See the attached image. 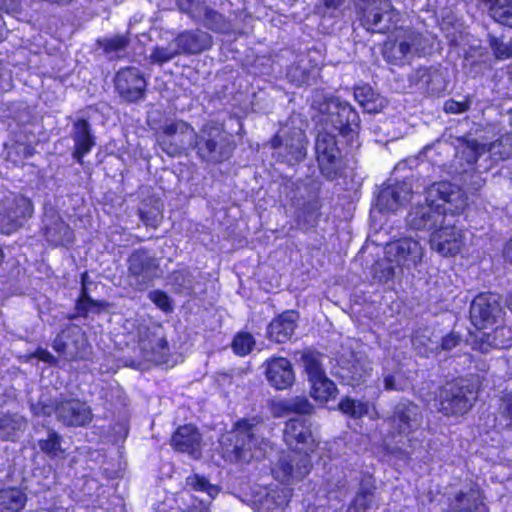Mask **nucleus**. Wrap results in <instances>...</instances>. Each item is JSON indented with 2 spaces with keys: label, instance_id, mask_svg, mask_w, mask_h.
Instances as JSON below:
<instances>
[{
  "label": "nucleus",
  "instance_id": "nucleus-1",
  "mask_svg": "<svg viewBox=\"0 0 512 512\" xmlns=\"http://www.w3.org/2000/svg\"><path fill=\"white\" fill-rule=\"evenodd\" d=\"M465 206L466 197L457 185L435 182L425 190V202L409 210L406 223L413 230L435 231L445 223L447 214H458Z\"/></svg>",
  "mask_w": 512,
  "mask_h": 512
},
{
  "label": "nucleus",
  "instance_id": "nucleus-2",
  "mask_svg": "<svg viewBox=\"0 0 512 512\" xmlns=\"http://www.w3.org/2000/svg\"><path fill=\"white\" fill-rule=\"evenodd\" d=\"M311 107L319 110L321 128L343 136L350 145L357 139L360 118L348 102L327 98L322 92L314 91Z\"/></svg>",
  "mask_w": 512,
  "mask_h": 512
},
{
  "label": "nucleus",
  "instance_id": "nucleus-3",
  "mask_svg": "<svg viewBox=\"0 0 512 512\" xmlns=\"http://www.w3.org/2000/svg\"><path fill=\"white\" fill-rule=\"evenodd\" d=\"M31 410L37 417L55 415L57 421L68 427L86 426L93 418L92 410L86 402L63 394L55 398L42 394L39 400L31 405Z\"/></svg>",
  "mask_w": 512,
  "mask_h": 512
},
{
  "label": "nucleus",
  "instance_id": "nucleus-4",
  "mask_svg": "<svg viewBox=\"0 0 512 512\" xmlns=\"http://www.w3.org/2000/svg\"><path fill=\"white\" fill-rule=\"evenodd\" d=\"M264 424L257 418L238 421L231 433V452L235 461L249 462L264 458L270 441L264 436Z\"/></svg>",
  "mask_w": 512,
  "mask_h": 512
},
{
  "label": "nucleus",
  "instance_id": "nucleus-5",
  "mask_svg": "<svg viewBox=\"0 0 512 512\" xmlns=\"http://www.w3.org/2000/svg\"><path fill=\"white\" fill-rule=\"evenodd\" d=\"M193 147L201 160L222 163L232 156L235 144L220 125L207 123L195 133Z\"/></svg>",
  "mask_w": 512,
  "mask_h": 512
},
{
  "label": "nucleus",
  "instance_id": "nucleus-6",
  "mask_svg": "<svg viewBox=\"0 0 512 512\" xmlns=\"http://www.w3.org/2000/svg\"><path fill=\"white\" fill-rule=\"evenodd\" d=\"M428 47V40L413 28H400L394 39L384 43L383 57L393 65H402L407 59L420 55Z\"/></svg>",
  "mask_w": 512,
  "mask_h": 512
},
{
  "label": "nucleus",
  "instance_id": "nucleus-7",
  "mask_svg": "<svg viewBox=\"0 0 512 512\" xmlns=\"http://www.w3.org/2000/svg\"><path fill=\"white\" fill-rule=\"evenodd\" d=\"M477 399V391L467 380L446 383L438 395V410L446 416L466 414Z\"/></svg>",
  "mask_w": 512,
  "mask_h": 512
},
{
  "label": "nucleus",
  "instance_id": "nucleus-8",
  "mask_svg": "<svg viewBox=\"0 0 512 512\" xmlns=\"http://www.w3.org/2000/svg\"><path fill=\"white\" fill-rule=\"evenodd\" d=\"M363 26L371 32L387 33L395 28L400 13L389 0H354Z\"/></svg>",
  "mask_w": 512,
  "mask_h": 512
},
{
  "label": "nucleus",
  "instance_id": "nucleus-9",
  "mask_svg": "<svg viewBox=\"0 0 512 512\" xmlns=\"http://www.w3.org/2000/svg\"><path fill=\"white\" fill-rule=\"evenodd\" d=\"M308 140L300 128H289L276 134L271 140L273 157L280 162L294 166L302 162L307 155Z\"/></svg>",
  "mask_w": 512,
  "mask_h": 512
},
{
  "label": "nucleus",
  "instance_id": "nucleus-10",
  "mask_svg": "<svg viewBox=\"0 0 512 512\" xmlns=\"http://www.w3.org/2000/svg\"><path fill=\"white\" fill-rule=\"evenodd\" d=\"M389 426L388 436L397 442H401L402 438H409L417 431L423 422V415L420 406L416 403L402 399L392 410V413L386 418Z\"/></svg>",
  "mask_w": 512,
  "mask_h": 512
},
{
  "label": "nucleus",
  "instance_id": "nucleus-11",
  "mask_svg": "<svg viewBox=\"0 0 512 512\" xmlns=\"http://www.w3.org/2000/svg\"><path fill=\"white\" fill-rule=\"evenodd\" d=\"M159 275V263L147 249L134 250L127 259V282L137 291L146 290Z\"/></svg>",
  "mask_w": 512,
  "mask_h": 512
},
{
  "label": "nucleus",
  "instance_id": "nucleus-12",
  "mask_svg": "<svg viewBox=\"0 0 512 512\" xmlns=\"http://www.w3.org/2000/svg\"><path fill=\"white\" fill-rule=\"evenodd\" d=\"M315 153L321 174L330 181L337 179L342 169V158L336 134L320 128L315 141Z\"/></svg>",
  "mask_w": 512,
  "mask_h": 512
},
{
  "label": "nucleus",
  "instance_id": "nucleus-13",
  "mask_svg": "<svg viewBox=\"0 0 512 512\" xmlns=\"http://www.w3.org/2000/svg\"><path fill=\"white\" fill-rule=\"evenodd\" d=\"M32 202L21 195L5 197L0 202V232L6 235L17 231L31 218Z\"/></svg>",
  "mask_w": 512,
  "mask_h": 512
},
{
  "label": "nucleus",
  "instance_id": "nucleus-14",
  "mask_svg": "<svg viewBox=\"0 0 512 512\" xmlns=\"http://www.w3.org/2000/svg\"><path fill=\"white\" fill-rule=\"evenodd\" d=\"M195 131L182 120L165 122L157 137L163 152L169 156L179 155L194 143Z\"/></svg>",
  "mask_w": 512,
  "mask_h": 512
},
{
  "label": "nucleus",
  "instance_id": "nucleus-15",
  "mask_svg": "<svg viewBox=\"0 0 512 512\" xmlns=\"http://www.w3.org/2000/svg\"><path fill=\"white\" fill-rule=\"evenodd\" d=\"M312 468L311 459L307 453L287 452L280 455L273 465L274 478L284 484H291L306 477Z\"/></svg>",
  "mask_w": 512,
  "mask_h": 512
},
{
  "label": "nucleus",
  "instance_id": "nucleus-16",
  "mask_svg": "<svg viewBox=\"0 0 512 512\" xmlns=\"http://www.w3.org/2000/svg\"><path fill=\"white\" fill-rule=\"evenodd\" d=\"M387 260L407 270L416 268L424 257V248L417 239L400 238L385 247Z\"/></svg>",
  "mask_w": 512,
  "mask_h": 512
},
{
  "label": "nucleus",
  "instance_id": "nucleus-17",
  "mask_svg": "<svg viewBox=\"0 0 512 512\" xmlns=\"http://www.w3.org/2000/svg\"><path fill=\"white\" fill-rule=\"evenodd\" d=\"M503 315L499 297L491 293L477 295L470 305L471 323L477 329H485L496 324Z\"/></svg>",
  "mask_w": 512,
  "mask_h": 512
},
{
  "label": "nucleus",
  "instance_id": "nucleus-18",
  "mask_svg": "<svg viewBox=\"0 0 512 512\" xmlns=\"http://www.w3.org/2000/svg\"><path fill=\"white\" fill-rule=\"evenodd\" d=\"M283 440L290 451L295 453L305 452L309 455L316 447L311 425L306 418L289 419L285 423Z\"/></svg>",
  "mask_w": 512,
  "mask_h": 512
},
{
  "label": "nucleus",
  "instance_id": "nucleus-19",
  "mask_svg": "<svg viewBox=\"0 0 512 512\" xmlns=\"http://www.w3.org/2000/svg\"><path fill=\"white\" fill-rule=\"evenodd\" d=\"M147 82L141 71L135 67L123 68L115 76V89L127 102L144 98Z\"/></svg>",
  "mask_w": 512,
  "mask_h": 512
},
{
  "label": "nucleus",
  "instance_id": "nucleus-20",
  "mask_svg": "<svg viewBox=\"0 0 512 512\" xmlns=\"http://www.w3.org/2000/svg\"><path fill=\"white\" fill-rule=\"evenodd\" d=\"M410 88H415L422 93L431 95L440 94L447 88V80L441 68L419 67L408 76Z\"/></svg>",
  "mask_w": 512,
  "mask_h": 512
},
{
  "label": "nucleus",
  "instance_id": "nucleus-21",
  "mask_svg": "<svg viewBox=\"0 0 512 512\" xmlns=\"http://www.w3.org/2000/svg\"><path fill=\"white\" fill-rule=\"evenodd\" d=\"M461 230L455 227V223L446 220L442 227L432 232L430 247L442 256H453L460 252L463 245Z\"/></svg>",
  "mask_w": 512,
  "mask_h": 512
},
{
  "label": "nucleus",
  "instance_id": "nucleus-22",
  "mask_svg": "<svg viewBox=\"0 0 512 512\" xmlns=\"http://www.w3.org/2000/svg\"><path fill=\"white\" fill-rule=\"evenodd\" d=\"M266 380L276 390H285L295 382L293 365L287 358L272 357L263 363Z\"/></svg>",
  "mask_w": 512,
  "mask_h": 512
},
{
  "label": "nucleus",
  "instance_id": "nucleus-23",
  "mask_svg": "<svg viewBox=\"0 0 512 512\" xmlns=\"http://www.w3.org/2000/svg\"><path fill=\"white\" fill-rule=\"evenodd\" d=\"M412 195V186L399 182L384 187L377 196L376 207L381 212H395L402 207Z\"/></svg>",
  "mask_w": 512,
  "mask_h": 512
},
{
  "label": "nucleus",
  "instance_id": "nucleus-24",
  "mask_svg": "<svg viewBox=\"0 0 512 512\" xmlns=\"http://www.w3.org/2000/svg\"><path fill=\"white\" fill-rule=\"evenodd\" d=\"M42 222V230L47 241L56 246L72 242L73 231L53 209L44 213Z\"/></svg>",
  "mask_w": 512,
  "mask_h": 512
},
{
  "label": "nucleus",
  "instance_id": "nucleus-25",
  "mask_svg": "<svg viewBox=\"0 0 512 512\" xmlns=\"http://www.w3.org/2000/svg\"><path fill=\"white\" fill-rule=\"evenodd\" d=\"M202 438L193 425L180 426L171 437V446L178 452L187 453L192 458L201 457Z\"/></svg>",
  "mask_w": 512,
  "mask_h": 512
},
{
  "label": "nucleus",
  "instance_id": "nucleus-26",
  "mask_svg": "<svg viewBox=\"0 0 512 512\" xmlns=\"http://www.w3.org/2000/svg\"><path fill=\"white\" fill-rule=\"evenodd\" d=\"M512 344V330L507 326H497L492 332H479L472 340L471 346L481 353H488L492 348L504 349Z\"/></svg>",
  "mask_w": 512,
  "mask_h": 512
},
{
  "label": "nucleus",
  "instance_id": "nucleus-27",
  "mask_svg": "<svg viewBox=\"0 0 512 512\" xmlns=\"http://www.w3.org/2000/svg\"><path fill=\"white\" fill-rule=\"evenodd\" d=\"M173 40L180 55L198 54L212 46V37L199 29L185 30Z\"/></svg>",
  "mask_w": 512,
  "mask_h": 512
},
{
  "label": "nucleus",
  "instance_id": "nucleus-28",
  "mask_svg": "<svg viewBox=\"0 0 512 512\" xmlns=\"http://www.w3.org/2000/svg\"><path fill=\"white\" fill-rule=\"evenodd\" d=\"M71 137L74 141L73 158L80 164L83 163V157L88 154L96 145L95 136L88 120L77 119L73 123Z\"/></svg>",
  "mask_w": 512,
  "mask_h": 512
},
{
  "label": "nucleus",
  "instance_id": "nucleus-29",
  "mask_svg": "<svg viewBox=\"0 0 512 512\" xmlns=\"http://www.w3.org/2000/svg\"><path fill=\"white\" fill-rule=\"evenodd\" d=\"M486 154V144H481L475 139H459L456 146L455 159L452 167L454 171L474 167L476 161Z\"/></svg>",
  "mask_w": 512,
  "mask_h": 512
},
{
  "label": "nucleus",
  "instance_id": "nucleus-30",
  "mask_svg": "<svg viewBox=\"0 0 512 512\" xmlns=\"http://www.w3.org/2000/svg\"><path fill=\"white\" fill-rule=\"evenodd\" d=\"M137 339L146 358L162 352L167 348V341L161 333L160 326L140 324L137 328Z\"/></svg>",
  "mask_w": 512,
  "mask_h": 512
},
{
  "label": "nucleus",
  "instance_id": "nucleus-31",
  "mask_svg": "<svg viewBox=\"0 0 512 512\" xmlns=\"http://www.w3.org/2000/svg\"><path fill=\"white\" fill-rule=\"evenodd\" d=\"M84 343V335L80 330L64 331L54 340L53 347L66 360L73 361L83 357L81 349Z\"/></svg>",
  "mask_w": 512,
  "mask_h": 512
},
{
  "label": "nucleus",
  "instance_id": "nucleus-32",
  "mask_svg": "<svg viewBox=\"0 0 512 512\" xmlns=\"http://www.w3.org/2000/svg\"><path fill=\"white\" fill-rule=\"evenodd\" d=\"M298 315L294 311H286L272 320L267 329L268 337L277 342L285 343L295 332Z\"/></svg>",
  "mask_w": 512,
  "mask_h": 512
},
{
  "label": "nucleus",
  "instance_id": "nucleus-33",
  "mask_svg": "<svg viewBox=\"0 0 512 512\" xmlns=\"http://www.w3.org/2000/svg\"><path fill=\"white\" fill-rule=\"evenodd\" d=\"M412 345L419 355L428 357L432 353H439V336L428 327L420 328L413 334Z\"/></svg>",
  "mask_w": 512,
  "mask_h": 512
},
{
  "label": "nucleus",
  "instance_id": "nucleus-34",
  "mask_svg": "<svg viewBox=\"0 0 512 512\" xmlns=\"http://www.w3.org/2000/svg\"><path fill=\"white\" fill-rule=\"evenodd\" d=\"M354 97L368 113H378L387 105V100L368 85L357 86L354 90Z\"/></svg>",
  "mask_w": 512,
  "mask_h": 512
},
{
  "label": "nucleus",
  "instance_id": "nucleus-35",
  "mask_svg": "<svg viewBox=\"0 0 512 512\" xmlns=\"http://www.w3.org/2000/svg\"><path fill=\"white\" fill-rule=\"evenodd\" d=\"M480 504H482L480 491L470 488L466 492H458L449 506L454 512H475Z\"/></svg>",
  "mask_w": 512,
  "mask_h": 512
},
{
  "label": "nucleus",
  "instance_id": "nucleus-36",
  "mask_svg": "<svg viewBox=\"0 0 512 512\" xmlns=\"http://www.w3.org/2000/svg\"><path fill=\"white\" fill-rule=\"evenodd\" d=\"M482 3L496 22L512 28V0H482Z\"/></svg>",
  "mask_w": 512,
  "mask_h": 512
},
{
  "label": "nucleus",
  "instance_id": "nucleus-37",
  "mask_svg": "<svg viewBox=\"0 0 512 512\" xmlns=\"http://www.w3.org/2000/svg\"><path fill=\"white\" fill-rule=\"evenodd\" d=\"M325 356L315 350H304L301 354V362L309 382L323 377L326 374L323 361Z\"/></svg>",
  "mask_w": 512,
  "mask_h": 512
},
{
  "label": "nucleus",
  "instance_id": "nucleus-38",
  "mask_svg": "<svg viewBox=\"0 0 512 512\" xmlns=\"http://www.w3.org/2000/svg\"><path fill=\"white\" fill-rule=\"evenodd\" d=\"M26 494L19 488L0 490V509L4 512H18L25 507Z\"/></svg>",
  "mask_w": 512,
  "mask_h": 512
},
{
  "label": "nucleus",
  "instance_id": "nucleus-39",
  "mask_svg": "<svg viewBox=\"0 0 512 512\" xmlns=\"http://www.w3.org/2000/svg\"><path fill=\"white\" fill-rule=\"evenodd\" d=\"M377 507L372 488L362 485L355 498L348 506L347 512H373Z\"/></svg>",
  "mask_w": 512,
  "mask_h": 512
},
{
  "label": "nucleus",
  "instance_id": "nucleus-40",
  "mask_svg": "<svg viewBox=\"0 0 512 512\" xmlns=\"http://www.w3.org/2000/svg\"><path fill=\"white\" fill-rule=\"evenodd\" d=\"M179 51L172 40L167 45H155L152 47L147 60L151 65L163 66L178 57Z\"/></svg>",
  "mask_w": 512,
  "mask_h": 512
},
{
  "label": "nucleus",
  "instance_id": "nucleus-41",
  "mask_svg": "<svg viewBox=\"0 0 512 512\" xmlns=\"http://www.w3.org/2000/svg\"><path fill=\"white\" fill-rule=\"evenodd\" d=\"M486 154L497 162L512 156V134L501 135L496 141L486 144Z\"/></svg>",
  "mask_w": 512,
  "mask_h": 512
},
{
  "label": "nucleus",
  "instance_id": "nucleus-42",
  "mask_svg": "<svg viewBox=\"0 0 512 512\" xmlns=\"http://www.w3.org/2000/svg\"><path fill=\"white\" fill-rule=\"evenodd\" d=\"M311 383V395L312 397L320 402H327L330 399H334L337 394V388L333 381H331L327 375L319 377Z\"/></svg>",
  "mask_w": 512,
  "mask_h": 512
},
{
  "label": "nucleus",
  "instance_id": "nucleus-43",
  "mask_svg": "<svg viewBox=\"0 0 512 512\" xmlns=\"http://www.w3.org/2000/svg\"><path fill=\"white\" fill-rule=\"evenodd\" d=\"M109 304L105 301L92 299L87 293L85 287L82 288L81 295L76 302V310L80 316L87 317L89 314H99L108 308Z\"/></svg>",
  "mask_w": 512,
  "mask_h": 512
},
{
  "label": "nucleus",
  "instance_id": "nucleus-44",
  "mask_svg": "<svg viewBox=\"0 0 512 512\" xmlns=\"http://www.w3.org/2000/svg\"><path fill=\"white\" fill-rule=\"evenodd\" d=\"M276 407L282 413H296L308 415L311 414L313 411L312 404L304 396H296L291 399L281 400L277 403Z\"/></svg>",
  "mask_w": 512,
  "mask_h": 512
},
{
  "label": "nucleus",
  "instance_id": "nucleus-45",
  "mask_svg": "<svg viewBox=\"0 0 512 512\" xmlns=\"http://www.w3.org/2000/svg\"><path fill=\"white\" fill-rule=\"evenodd\" d=\"M453 172L461 176L464 188L471 193L478 192L485 185V179L474 167L466 169H458L457 167L456 171Z\"/></svg>",
  "mask_w": 512,
  "mask_h": 512
},
{
  "label": "nucleus",
  "instance_id": "nucleus-46",
  "mask_svg": "<svg viewBox=\"0 0 512 512\" xmlns=\"http://www.w3.org/2000/svg\"><path fill=\"white\" fill-rule=\"evenodd\" d=\"M289 497L290 491L288 489H282L280 491L271 490L260 500L262 509L274 510L284 508L289 502Z\"/></svg>",
  "mask_w": 512,
  "mask_h": 512
},
{
  "label": "nucleus",
  "instance_id": "nucleus-47",
  "mask_svg": "<svg viewBox=\"0 0 512 512\" xmlns=\"http://www.w3.org/2000/svg\"><path fill=\"white\" fill-rule=\"evenodd\" d=\"M40 450L51 458L56 457L61 451V436L53 429L47 430L46 438L38 440Z\"/></svg>",
  "mask_w": 512,
  "mask_h": 512
},
{
  "label": "nucleus",
  "instance_id": "nucleus-48",
  "mask_svg": "<svg viewBox=\"0 0 512 512\" xmlns=\"http://www.w3.org/2000/svg\"><path fill=\"white\" fill-rule=\"evenodd\" d=\"M130 43L127 35H115L113 37H106L97 41L99 47L108 55L117 54L124 51Z\"/></svg>",
  "mask_w": 512,
  "mask_h": 512
},
{
  "label": "nucleus",
  "instance_id": "nucleus-49",
  "mask_svg": "<svg viewBox=\"0 0 512 512\" xmlns=\"http://www.w3.org/2000/svg\"><path fill=\"white\" fill-rule=\"evenodd\" d=\"M179 10L194 21H200L208 8L201 0H177Z\"/></svg>",
  "mask_w": 512,
  "mask_h": 512
},
{
  "label": "nucleus",
  "instance_id": "nucleus-50",
  "mask_svg": "<svg viewBox=\"0 0 512 512\" xmlns=\"http://www.w3.org/2000/svg\"><path fill=\"white\" fill-rule=\"evenodd\" d=\"M200 21H202L207 28L215 32L224 33L229 30V24L226 22L225 18L209 6Z\"/></svg>",
  "mask_w": 512,
  "mask_h": 512
},
{
  "label": "nucleus",
  "instance_id": "nucleus-51",
  "mask_svg": "<svg viewBox=\"0 0 512 512\" xmlns=\"http://www.w3.org/2000/svg\"><path fill=\"white\" fill-rule=\"evenodd\" d=\"M254 337L248 332H239L232 341L233 351L239 356L248 355L255 346Z\"/></svg>",
  "mask_w": 512,
  "mask_h": 512
},
{
  "label": "nucleus",
  "instance_id": "nucleus-52",
  "mask_svg": "<svg viewBox=\"0 0 512 512\" xmlns=\"http://www.w3.org/2000/svg\"><path fill=\"white\" fill-rule=\"evenodd\" d=\"M186 484L195 491L205 492L210 498L218 494V488L212 485L205 477L194 474L186 478Z\"/></svg>",
  "mask_w": 512,
  "mask_h": 512
},
{
  "label": "nucleus",
  "instance_id": "nucleus-53",
  "mask_svg": "<svg viewBox=\"0 0 512 512\" xmlns=\"http://www.w3.org/2000/svg\"><path fill=\"white\" fill-rule=\"evenodd\" d=\"M311 71L301 62L293 63L287 71V78L296 86L309 83Z\"/></svg>",
  "mask_w": 512,
  "mask_h": 512
},
{
  "label": "nucleus",
  "instance_id": "nucleus-54",
  "mask_svg": "<svg viewBox=\"0 0 512 512\" xmlns=\"http://www.w3.org/2000/svg\"><path fill=\"white\" fill-rule=\"evenodd\" d=\"M139 216L143 223L148 226L156 227L161 217V203L153 200V205L146 208V205L139 209Z\"/></svg>",
  "mask_w": 512,
  "mask_h": 512
},
{
  "label": "nucleus",
  "instance_id": "nucleus-55",
  "mask_svg": "<svg viewBox=\"0 0 512 512\" xmlns=\"http://www.w3.org/2000/svg\"><path fill=\"white\" fill-rule=\"evenodd\" d=\"M488 37L490 47L498 59H507L512 56V48L509 41L492 34H489Z\"/></svg>",
  "mask_w": 512,
  "mask_h": 512
},
{
  "label": "nucleus",
  "instance_id": "nucleus-56",
  "mask_svg": "<svg viewBox=\"0 0 512 512\" xmlns=\"http://www.w3.org/2000/svg\"><path fill=\"white\" fill-rule=\"evenodd\" d=\"M388 262H376L372 267L373 278L380 283L387 282L395 275V268Z\"/></svg>",
  "mask_w": 512,
  "mask_h": 512
},
{
  "label": "nucleus",
  "instance_id": "nucleus-57",
  "mask_svg": "<svg viewBox=\"0 0 512 512\" xmlns=\"http://www.w3.org/2000/svg\"><path fill=\"white\" fill-rule=\"evenodd\" d=\"M340 410L352 417H361L367 412V407L361 402H356L350 398L343 399L339 403Z\"/></svg>",
  "mask_w": 512,
  "mask_h": 512
},
{
  "label": "nucleus",
  "instance_id": "nucleus-58",
  "mask_svg": "<svg viewBox=\"0 0 512 512\" xmlns=\"http://www.w3.org/2000/svg\"><path fill=\"white\" fill-rule=\"evenodd\" d=\"M371 370V365L366 359H356L350 367L351 378L357 382L363 381Z\"/></svg>",
  "mask_w": 512,
  "mask_h": 512
},
{
  "label": "nucleus",
  "instance_id": "nucleus-59",
  "mask_svg": "<svg viewBox=\"0 0 512 512\" xmlns=\"http://www.w3.org/2000/svg\"><path fill=\"white\" fill-rule=\"evenodd\" d=\"M148 298L163 312L169 313L173 311V306L169 296L160 290L150 291Z\"/></svg>",
  "mask_w": 512,
  "mask_h": 512
},
{
  "label": "nucleus",
  "instance_id": "nucleus-60",
  "mask_svg": "<svg viewBox=\"0 0 512 512\" xmlns=\"http://www.w3.org/2000/svg\"><path fill=\"white\" fill-rule=\"evenodd\" d=\"M384 388L387 391H403L406 389V381L400 373L384 376Z\"/></svg>",
  "mask_w": 512,
  "mask_h": 512
},
{
  "label": "nucleus",
  "instance_id": "nucleus-61",
  "mask_svg": "<svg viewBox=\"0 0 512 512\" xmlns=\"http://www.w3.org/2000/svg\"><path fill=\"white\" fill-rule=\"evenodd\" d=\"M471 105V99L465 97L463 101H457L449 99L444 104V111L451 114H460L469 110Z\"/></svg>",
  "mask_w": 512,
  "mask_h": 512
},
{
  "label": "nucleus",
  "instance_id": "nucleus-62",
  "mask_svg": "<svg viewBox=\"0 0 512 512\" xmlns=\"http://www.w3.org/2000/svg\"><path fill=\"white\" fill-rule=\"evenodd\" d=\"M461 341V335L458 332L451 331L446 336L439 337V352L450 351L457 347Z\"/></svg>",
  "mask_w": 512,
  "mask_h": 512
},
{
  "label": "nucleus",
  "instance_id": "nucleus-63",
  "mask_svg": "<svg viewBox=\"0 0 512 512\" xmlns=\"http://www.w3.org/2000/svg\"><path fill=\"white\" fill-rule=\"evenodd\" d=\"M319 205L317 201H309L299 210L298 217L303 218L308 224L313 223L317 218Z\"/></svg>",
  "mask_w": 512,
  "mask_h": 512
},
{
  "label": "nucleus",
  "instance_id": "nucleus-64",
  "mask_svg": "<svg viewBox=\"0 0 512 512\" xmlns=\"http://www.w3.org/2000/svg\"><path fill=\"white\" fill-rule=\"evenodd\" d=\"M21 421L14 419L10 416H4L0 419V430L2 431V437H10L12 432L20 430Z\"/></svg>",
  "mask_w": 512,
  "mask_h": 512
}]
</instances>
